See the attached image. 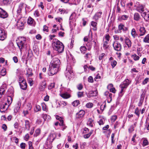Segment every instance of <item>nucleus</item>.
Returning <instances> with one entry per match:
<instances>
[{
    "label": "nucleus",
    "instance_id": "obj_1",
    "mask_svg": "<svg viewBox=\"0 0 149 149\" xmlns=\"http://www.w3.org/2000/svg\"><path fill=\"white\" fill-rule=\"evenodd\" d=\"M52 46L54 49L58 52L61 53L63 51L64 46L63 44L56 39L53 40Z\"/></svg>",
    "mask_w": 149,
    "mask_h": 149
},
{
    "label": "nucleus",
    "instance_id": "obj_2",
    "mask_svg": "<svg viewBox=\"0 0 149 149\" xmlns=\"http://www.w3.org/2000/svg\"><path fill=\"white\" fill-rule=\"evenodd\" d=\"M17 41V45L22 52V50L25 49L26 48V38L24 37H21L19 38Z\"/></svg>",
    "mask_w": 149,
    "mask_h": 149
},
{
    "label": "nucleus",
    "instance_id": "obj_3",
    "mask_svg": "<svg viewBox=\"0 0 149 149\" xmlns=\"http://www.w3.org/2000/svg\"><path fill=\"white\" fill-rule=\"evenodd\" d=\"M131 81L128 79H125L120 85V87L121 88V90L120 92V93L122 94L124 91V90L126 88L130 83Z\"/></svg>",
    "mask_w": 149,
    "mask_h": 149
},
{
    "label": "nucleus",
    "instance_id": "obj_4",
    "mask_svg": "<svg viewBox=\"0 0 149 149\" xmlns=\"http://www.w3.org/2000/svg\"><path fill=\"white\" fill-rule=\"evenodd\" d=\"M49 76H52L56 74L59 70V68L50 65L49 69Z\"/></svg>",
    "mask_w": 149,
    "mask_h": 149
},
{
    "label": "nucleus",
    "instance_id": "obj_5",
    "mask_svg": "<svg viewBox=\"0 0 149 149\" xmlns=\"http://www.w3.org/2000/svg\"><path fill=\"white\" fill-rule=\"evenodd\" d=\"M65 75L66 77L70 79L73 75L71 67L70 65L67 66L65 71Z\"/></svg>",
    "mask_w": 149,
    "mask_h": 149
},
{
    "label": "nucleus",
    "instance_id": "obj_6",
    "mask_svg": "<svg viewBox=\"0 0 149 149\" xmlns=\"http://www.w3.org/2000/svg\"><path fill=\"white\" fill-rule=\"evenodd\" d=\"M60 64V60L58 58L55 57L52 59L50 65L59 68Z\"/></svg>",
    "mask_w": 149,
    "mask_h": 149
},
{
    "label": "nucleus",
    "instance_id": "obj_7",
    "mask_svg": "<svg viewBox=\"0 0 149 149\" xmlns=\"http://www.w3.org/2000/svg\"><path fill=\"white\" fill-rule=\"evenodd\" d=\"M113 46L114 49L117 51H120L122 47L121 44L117 41H114L113 44Z\"/></svg>",
    "mask_w": 149,
    "mask_h": 149
},
{
    "label": "nucleus",
    "instance_id": "obj_8",
    "mask_svg": "<svg viewBox=\"0 0 149 149\" xmlns=\"http://www.w3.org/2000/svg\"><path fill=\"white\" fill-rule=\"evenodd\" d=\"M26 22L25 19L24 18H21L18 20L17 22V25L18 28L23 27L24 23Z\"/></svg>",
    "mask_w": 149,
    "mask_h": 149
},
{
    "label": "nucleus",
    "instance_id": "obj_9",
    "mask_svg": "<svg viewBox=\"0 0 149 149\" xmlns=\"http://www.w3.org/2000/svg\"><path fill=\"white\" fill-rule=\"evenodd\" d=\"M0 104L1 105L2 104L0 107V112H5V111L7 109L9 105L6 103L1 102L0 103Z\"/></svg>",
    "mask_w": 149,
    "mask_h": 149
},
{
    "label": "nucleus",
    "instance_id": "obj_10",
    "mask_svg": "<svg viewBox=\"0 0 149 149\" xmlns=\"http://www.w3.org/2000/svg\"><path fill=\"white\" fill-rule=\"evenodd\" d=\"M6 35L4 29L0 28V40H4L6 38Z\"/></svg>",
    "mask_w": 149,
    "mask_h": 149
},
{
    "label": "nucleus",
    "instance_id": "obj_11",
    "mask_svg": "<svg viewBox=\"0 0 149 149\" xmlns=\"http://www.w3.org/2000/svg\"><path fill=\"white\" fill-rule=\"evenodd\" d=\"M118 30L119 31H123V32H126L128 31V28L125 26L122 23L120 24L118 26Z\"/></svg>",
    "mask_w": 149,
    "mask_h": 149
},
{
    "label": "nucleus",
    "instance_id": "obj_12",
    "mask_svg": "<svg viewBox=\"0 0 149 149\" xmlns=\"http://www.w3.org/2000/svg\"><path fill=\"white\" fill-rule=\"evenodd\" d=\"M32 71V69L31 68H26L25 74L27 77H31L33 75V74Z\"/></svg>",
    "mask_w": 149,
    "mask_h": 149
},
{
    "label": "nucleus",
    "instance_id": "obj_13",
    "mask_svg": "<svg viewBox=\"0 0 149 149\" xmlns=\"http://www.w3.org/2000/svg\"><path fill=\"white\" fill-rule=\"evenodd\" d=\"M141 16L146 21L149 20V11H145L143 12L141 14Z\"/></svg>",
    "mask_w": 149,
    "mask_h": 149
},
{
    "label": "nucleus",
    "instance_id": "obj_14",
    "mask_svg": "<svg viewBox=\"0 0 149 149\" xmlns=\"http://www.w3.org/2000/svg\"><path fill=\"white\" fill-rule=\"evenodd\" d=\"M145 6L142 5H139L136 8V10L141 14L144 11Z\"/></svg>",
    "mask_w": 149,
    "mask_h": 149
},
{
    "label": "nucleus",
    "instance_id": "obj_15",
    "mask_svg": "<svg viewBox=\"0 0 149 149\" xmlns=\"http://www.w3.org/2000/svg\"><path fill=\"white\" fill-rule=\"evenodd\" d=\"M102 12L99 11L96 13L94 16L93 17V19L95 20V21H97L99 18L101 17V15L102 14Z\"/></svg>",
    "mask_w": 149,
    "mask_h": 149
},
{
    "label": "nucleus",
    "instance_id": "obj_16",
    "mask_svg": "<svg viewBox=\"0 0 149 149\" xmlns=\"http://www.w3.org/2000/svg\"><path fill=\"white\" fill-rule=\"evenodd\" d=\"M140 15L137 13H135L134 14V19L136 21H139L141 19Z\"/></svg>",
    "mask_w": 149,
    "mask_h": 149
},
{
    "label": "nucleus",
    "instance_id": "obj_17",
    "mask_svg": "<svg viewBox=\"0 0 149 149\" xmlns=\"http://www.w3.org/2000/svg\"><path fill=\"white\" fill-rule=\"evenodd\" d=\"M21 103L20 101H19L17 104L15 105L14 109V112H18L19 110L21 105Z\"/></svg>",
    "mask_w": 149,
    "mask_h": 149
},
{
    "label": "nucleus",
    "instance_id": "obj_18",
    "mask_svg": "<svg viewBox=\"0 0 149 149\" xmlns=\"http://www.w3.org/2000/svg\"><path fill=\"white\" fill-rule=\"evenodd\" d=\"M139 31L140 33L139 35L140 36H143L145 34L146 31L144 27H141L139 29Z\"/></svg>",
    "mask_w": 149,
    "mask_h": 149
},
{
    "label": "nucleus",
    "instance_id": "obj_19",
    "mask_svg": "<svg viewBox=\"0 0 149 149\" xmlns=\"http://www.w3.org/2000/svg\"><path fill=\"white\" fill-rule=\"evenodd\" d=\"M21 89L23 90H25L26 89L27 87V84L26 82L22 83L19 84Z\"/></svg>",
    "mask_w": 149,
    "mask_h": 149
},
{
    "label": "nucleus",
    "instance_id": "obj_20",
    "mask_svg": "<svg viewBox=\"0 0 149 149\" xmlns=\"http://www.w3.org/2000/svg\"><path fill=\"white\" fill-rule=\"evenodd\" d=\"M103 48L104 49L106 50L108 49L109 47V45H108V42L107 41H104V40H103Z\"/></svg>",
    "mask_w": 149,
    "mask_h": 149
},
{
    "label": "nucleus",
    "instance_id": "obj_21",
    "mask_svg": "<svg viewBox=\"0 0 149 149\" xmlns=\"http://www.w3.org/2000/svg\"><path fill=\"white\" fill-rule=\"evenodd\" d=\"M91 25L93 28V29L94 31H96L97 29V23L94 21H92L91 22Z\"/></svg>",
    "mask_w": 149,
    "mask_h": 149
},
{
    "label": "nucleus",
    "instance_id": "obj_22",
    "mask_svg": "<svg viewBox=\"0 0 149 149\" xmlns=\"http://www.w3.org/2000/svg\"><path fill=\"white\" fill-rule=\"evenodd\" d=\"M125 43L127 45L128 47L129 48L131 46V42L130 39L128 38H126L125 40Z\"/></svg>",
    "mask_w": 149,
    "mask_h": 149
},
{
    "label": "nucleus",
    "instance_id": "obj_23",
    "mask_svg": "<svg viewBox=\"0 0 149 149\" xmlns=\"http://www.w3.org/2000/svg\"><path fill=\"white\" fill-rule=\"evenodd\" d=\"M60 95L62 98L65 99H67L70 97V95L67 93H61Z\"/></svg>",
    "mask_w": 149,
    "mask_h": 149
},
{
    "label": "nucleus",
    "instance_id": "obj_24",
    "mask_svg": "<svg viewBox=\"0 0 149 149\" xmlns=\"http://www.w3.org/2000/svg\"><path fill=\"white\" fill-rule=\"evenodd\" d=\"M131 34L133 38H135L137 36V34L136 33V30L134 28H133L131 31Z\"/></svg>",
    "mask_w": 149,
    "mask_h": 149
},
{
    "label": "nucleus",
    "instance_id": "obj_25",
    "mask_svg": "<svg viewBox=\"0 0 149 149\" xmlns=\"http://www.w3.org/2000/svg\"><path fill=\"white\" fill-rule=\"evenodd\" d=\"M1 16L0 17L5 18H6L8 16V14L4 10H3V12H1L0 14Z\"/></svg>",
    "mask_w": 149,
    "mask_h": 149
},
{
    "label": "nucleus",
    "instance_id": "obj_26",
    "mask_svg": "<svg viewBox=\"0 0 149 149\" xmlns=\"http://www.w3.org/2000/svg\"><path fill=\"white\" fill-rule=\"evenodd\" d=\"M23 8V3H21L19 6L17 10V13L20 14L21 12L22 9Z\"/></svg>",
    "mask_w": 149,
    "mask_h": 149
},
{
    "label": "nucleus",
    "instance_id": "obj_27",
    "mask_svg": "<svg viewBox=\"0 0 149 149\" xmlns=\"http://www.w3.org/2000/svg\"><path fill=\"white\" fill-rule=\"evenodd\" d=\"M6 86V85H3V86H1L0 88V98L1 97V96L3 95L4 92H5V90L3 87H4Z\"/></svg>",
    "mask_w": 149,
    "mask_h": 149
},
{
    "label": "nucleus",
    "instance_id": "obj_28",
    "mask_svg": "<svg viewBox=\"0 0 149 149\" xmlns=\"http://www.w3.org/2000/svg\"><path fill=\"white\" fill-rule=\"evenodd\" d=\"M25 130H29L30 127L29 121L28 120H25Z\"/></svg>",
    "mask_w": 149,
    "mask_h": 149
},
{
    "label": "nucleus",
    "instance_id": "obj_29",
    "mask_svg": "<svg viewBox=\"0 0 149 149\" xmlns=\"http://www.w3.org/2000/svg\"><path fill=\"white\" fill-rule=\"evenodd\" d=\"M76 16V14L74 12L71 15L70 17V23L71 22V20H74V19H75V18Z\"/></svg>",
    "mask_w": 149,
    "mask_h": 149
},
{
    "label": "nucleus",
    "instance_id": "obj_30",
    "mask_svg": "<svg viewBox=\"0 0 149 149\" xmlns=\"http://www.w3.org/2000/svg\"><path fill=\"white\" fill-rule=\"evenodd\" d=\"M85 114V112H77L76 114V118H79L82 117Z\"/></svg>",
    "mask_w": 149,
    "mask_h": 149
},
{
    "label": "nucleus",
    "instance_id": "obj_31",
    "mask_svg": "<svg viewBox=\"0 0 149 149\" xmlns=\"http://www.w3.org/2000/svg\"><path fill=\"white\" fill-rule=\"evenodd\" d=\"M143 41L146 43H149V34H147L143 38Z\"/></svg>",
    "mask_w": 149,
    "mask_h": 149
},
{
    "label": "nucleus",
    "instance_id": "obj_32",
    "mask_svg": "<svg viewBox=\"0 0 149 149\" xmlns=\"http://www.w3.org/2000/svg\"><path fill=\"white\" fill-rule=\"evenodd\" d=\"M87 124L91 127H93V120L91 118H90L88 120Z\"/></svg>",
    "mask_w": 149,
    "mask_h": 149
},
{
    "label": "nucleus",
    "instance_id": "obj_33",
    "mask_svg": "<svg viewBox=\"0 0 149 149\" xmlns=\"http://www.w3.org/2000/svg\"><path fill=\"white\" fill-rule=\"evenodd\" d=\"M18 81L19 84L22 83L24 82H26V80L24 79V78L21 76H19V77Z\"/></svg>",
    "mask_w": 149,
    "mask_h": 149
},
{
    "label": "nucleus",
    "instance_id": "obj_34",
    "mask_svg": "<svg viewBox=\"0 0 149 149\" xmlns=\"http://www.w3.org/2000/svg\"><path fill=\"white\" fill-rule=\"evenodd\" d=\"M10 0H0L1 4L2 5H5L7 4L9 2Z\"/></svg>",
    "mask_w": 149,
    "mask_h": 149
},
{
    "label": "nucleus",
    "instance_id": "obj_35",
    "mask_svg": "<svg viewBox=\"0 0 149 149\" xmlns=\"http://www.w3.org/2000/svg\"><path fill=\"white\" fill-rule=\"evenodd\" d=\"M42 117L43 118L44 121L46 120H48L50 118V117L49 116L45 114H43L42 116Z\"/></svg>",
    "mask_w": 149,
    "mask_h": 149
},
{
    "label": "nucleus",
    "instance_id": "obj_36",
    "mask_svg": "<svg viewBox=\"0 0 149 149\" xmlns=\"http://www.w3.org/2000/svg\"><path fill=\"white\" fill-rule=\"evenodd\" d=\"M87 49L86 47L84 46H82L80 47V50L81 53L84 54L85 53L86 51V50Z\"/></svg>",
    "mask_w": 149,
    "mask_h": 149
},
{
    "label": "nucleus",
    "instance_id": "obj_37",
    "mask_svg": "<svg viewBox=\"0 0 149 149\" xmlns=\"http://www.w3.org/2000/svg\"><path fill=\"white\" fill-rule=\"evenodd\" d=\"M7 102L8 104L9 105L13 101V98L10 96H8L7 97Z\"/></svg>",
    "mask_w": 149,
    "mask_h": 149
},
{
    "label": "nucleus",
    "instance_id": "obj_38",
    "mask_svg": "<svg viewBox=\"0 0 149 149\" xmlns=\"http://www.w3.org/2000/svg\"><path fill=\"white\" fill-rule=\"evenodd\" d=\"M59 125L62 126V128L63 130H64L67 127L64 124L63 121V120H61V123H59Z\"/></svg>",
    "mask_w": 149,
    "mask_h": 149
},
{
    "label": "nucleus",
    "instance_id": "obj_39",
    "mask_svg": "<svg viewBox=\"0 0 149 149\" xmlns=\"http://www.w3.org/2000/svg\"><path fill=\"white\" fill-rule=\"evenodd\" d=\"M132 57L133 58V59L135 61H137L139 59V57L137 56L136 54H134L132 56Z\"/></svg>",
    "mask_w": 149,
    "mask_h": 149
},
{
    "label": "nucleus",
    "instance_id": "obj_40",
    "mask_svg": "<svg viewBox=\"0 0 149 149\" xmlns=\"http://www.w3.org/2000/svg\"><path fill=\"white\" fill-rule=\"evenodd\" d=\"M79 104V100H76L73 102L72 104L74 106H77Z\"/></svg>",
    "mask_w": 149,
    "mask_h": 149
},
{
    "label": "nucleus",
    "instance_id": "obj_41",
    "mask_svg": "<svg viewBox=\"0 0 149 149\" xmlns=\"http://www.w3.org/2000/svg\"><path fill=\"white\" fill-rule=\"evenodd\" d=\"M42 110L43 111H48L47 107L45 104H42Z\"/></svg>",
    "mask_w": 149,
    "mask_h": 149
},
{
    "label": "nucleus",
    "instance_id": "obj_42",
    "mask_svg": "<svg viewBox=\"0 0 149 149\" xmlns=\"http://www.w3.org/2000/svg\"><path fill=\"white\" fill-rule=\"evenodd\" d=\"M33 19L31 17H29L28 19V24H32L33 22Z\"/></svg>",
    "mask_w": 149,
    "mask_h": 149
},
{
    "label": "nucleus",
    "instance_id": "obj_43",
    "mask_svg": "<svg viewBox=\"0 0 149 149\" xmlns=\"http://www.w3.org/2000/svg\"><path fill=\"white\" fill-rule=\"evenodd\" d=\"M40 130L39 129H38L36 130L35 131V132L34 134V136H38L40 133Z\"/></svg>",
    "mask_w": 149,
    "mask_h": 149
},
{
    "label": "nucleus",
    "instance_id": "obj_44",
    "mask_svg": "<svg viewBox=\"0 0 149 149\" xmlns=\"http://www.w3.org/2000/svg\"><path fill=\"white\" fill-rule=\"evenodd\" d=\"M143 100L144 98L141 97L138 104V105L139 106H141L143 102Z\"/></svg>",
    "mask_w": 149,
    "mask_h": 149
},
{
    "label": "nucleus",
    "instance_id": "obj_45",
    "mask_svg": "<svg viewBox=\"0 0 149 149\" xmlns=\"http://www.w3.org/2000/svg\"><path fill=\"white\" fill-rule=\"evenodd\" d=\"M111 65L113 68L116 65L117 62L115 60L111 61Z\"/></svg>",
    "mask_w": 149,
    "mask_h": 149
},
{
    "label": "nucleus",
    "instance_id": "obj_46",
    "mask_svg": "<svg viewBox=\"0 0 149 149\" xmlns=\"http://www.w3.org/2000/svg\"><path fill=\"white\" fill-rule=\"evenodd\" d=\"M6 74V71L5 69H2L1 70L0 73V74L2 76L5 75Z\"/></svg>",
    "mask_w": 149,
    "mask_h": 149
},
{
    "label": "nucleus",
    "instance_id": "obj_47",
    "mask_svg": "<svg viewBox=\"0 0 149 149\" xmlns=\"http://www.w3.org/2000/svg\"><path fill=\"white\" fill-rule=\"evenodd\" d=\"M128 17V16L126 15H123L121 17V19L123 20H126Z\"/></svg>",
    "mask_w": 149,
    "mask_h": 149
},
{
    "label": "nucleus",
    "instance_id": "obj_48",
    "mask_svg": "<svg viewBox=\"0 0 149 149\" xmlns=\"http://www.w3.org/2000/svg\"><path fill=\"white\" fill-rule=\"evenodd\" d=\"M149 78H145L144 80L142 82V84L143 85H145L149 81Z\"/></svg>",
    "mask_w": 149,
    "mask_h": 149
},
{
    "label": "nucleus",
    "instance_id": "obj_49",
    "mask_svg": "<svg viewBox=\"0 0 149 149\" xmlns=\"http://www.w3.org/2000/svg\"><path fill=\"white\" fill-rule=\"evenodd\" d=\"M117 117L116 115L113 116L111 118V121L113 122H114L117 118Z\"/></svg>",
    "mask_w": 149,
    "mask_h": 149
},
{
    "label": "nucleus",
    "instance_id": "obj_50",
    "mask_svg": "<svg viewBox=\"0 0 149 149\" xmlns=\"http://www.w3.org/2000/svg\"><path fill=\"white\" fill-rule=\"evenodd\" d=\"M55 84L54 83H52L48 86V88L49 89H51L54 87Z\"/></svg>",
    "mask_w": 149,
    "mask_h": 149
},
{
    "label": "nucleus",
    "instance_id": "obj_51",
    "mask_svg": "<svg viewBox=\"0 0 149 149\" xmlns=\"http://www.w3.org/2000/svg\"><path fill=\"white\" fill-rule=\"evenodd\" d=\"M93 103L91 102L88 103L86 105V106L88 108H91L93 107Z\"/></svg>",
    "mask_w": 149,
    "mask_h": 149
},
{
    "label": "nucleus",
    "instance_id": "obj_52",
    "mask_svg": "<svg viewBox=\"0 0 149 149\" xmlns=\"http://www.w3.org/2000/svg\"><path fill=\"white\" fill-rule=\"evenodd\" d=\"M41 109V107L39 105L36 106V108L35 109V110L36 112L40 111Z\"/></svg>",
    "mask_w": 149,
    "mask_h": 149
},
{
    "label": "nucleus",
    "instance_id": "obj_53",
    "mask_svg": "<svg viewBox=\"0 0 149 149\" xmlns=\"http://www.w3.org/2000/svg\"><path fill=\"white\" fill-rule=\"evenodd\" d=\"M148 144V142L147 139H144L143 142V146H146Z\"/></svg>",
    "mask_w": 149,
    "mask_h": 149
},
{
    "label": "nucleus",
    "instance_id": "obj_54",
    "mask_svg": "<svg viewBox=\"0 0 149 149\" xmlns=\"http://www.w3.org/2000/svg\"><path fill=\"white\" fill-rule=\"evenodd\" d=\"M110 36L108 34H107L105 36V38L107 40V41H109L110 40Z\"/></svg>",
    "mask_w": 149,
    "mask_h": 149
},
{
    "label": "nucleus",
    "instance_id": "obj_55",
    "mask_svg": "<svg viewBox=\"0 0 149 149\" xmlns=\"http://www.w3.org/2000/svg\"><path fill=\"white\" fill-rule=\"evenodd\" d=\"M84 92H79L77 93V95L79 97H81L83 96Z\"/></svg>",
    "mask_w": 149,
    "mask_h": 149
},
{
    "label": "nucleus",
    "instance_id": "obj_56",
    "mask_svg": "<svg viewBox=\"0 0 149 149\" xmlns=\"http://www.w3.org/2000/svg\"><path fill=\"white\" fill-rule=\"evenodd\" d=\"M29 149H34L33 147L32 146V143L31 141H29Z\"/></svg>",
    "mask_w": 149,
    "mask_h": 149
},
{
    "label": "nucleus",
    "instance_id": "obj_57",
    "mask_svg": "<svg viewBox=\"0 0 149 149\" xmlns=\"http://www.w3.org/2000/svg\"><path fill=\"white\" fill-rule=\"evenodd\" d=\"M26 144L24 143H22L20 144V146L22 149H24L25 147Z\"/></svg>",
    "mask_w": 149,
    "mask_h": 149
},
{
    "label": "nucleus",
    "instance_id": "obj_58",
    "mask_svg": "<svg viewBox=\"0 0 149 149\" xmlns=\"http://www.w3.org/2000/svg\"><path fill=\"white\" fill-rule=\"evenodd\" d=\"M88 81L89 82L92 83L93 80V77L92 76H90L88 78Z\"/></svg>",
    "mask_w": 149,
    "mask_h": 149
},
{
    "label": "nucleus",
    "instance_id": "obj_59",
    "mask_svg": "<svg viewBox=\"0 0 149 149\" xmlns=\"http://www.w3.org/2000/svg\"><path fill=\"white\" fill-rule=\"evenodd\" d=\"M48 27L46 25H45L43 26V31H44L48 32Z\"/></svg>",
    "mask_w": 149,
    "mask_h": 149
},
{
    "label": "nucleus",
    "instance_id": "obj_60",
    "mask_svg": "<svg viewBox=\"0 0 149 149\" xmlns=\"http://www.w3.org/2000/svg\"><path fill=\"white\" fill-rule=\"evenodd\" d=\"M109 90L110 92L113 93H115L116 91V90L114 87L110 88Z\"/></svg>",
    "mask_w": 149,
    "mask_h": 149
},
{
    "label": "nucleus",
    "instance_id": "obj_61",
    "mask_svg": "<svg viewBox=\"0 0 149 149\" xmlns=\"http://www.w3.org/2000/svg\"><path fill=\"white\" fill-rule=\"evenodd\" d=\"M2 128L3 129L4 131H6L7 129V126L5 124H3L2 125Z\"/></svg>",
    "mask_w": 149,
    "mask_h": 149
},
{
    "label": "nucleus",
    "instance_id": "obj_62",
    "mask_svg": "<svg viewBox=\"0 0 149 149\" xmlns=\"http://www.w3.org/2000/svg\"><path fill=\"white\" fill-rule=\"evenodd\" d=\"M13 60L16 63H17L18 61L17 57L16 56H15L13 58Z\"/></svg>",
    "mask_w": 149,
    "mask_h": 149
},
{
    "label": "nucleus",
    "instance_id": "obj_63",
    "mask_svg": "<svg viewBox=\"0 0 149 149\" xmlns=\"http://www.w3.org/2000/svg\"><path fill=\"white\" fill-rule=\"evenodd\" d=\"M34 14L36 17H38L40 15L39 11L38 10H36L34 12Z\"/></svg>",
    "mask_w": 149,
    "mask_h": 149
},
{
    "label": "nucleus",
    "instance_id": "obj_64",
    "mask_svg": "<svg viewBox=\"0 0 149 149\" xmlns=\"http://www.w3.org/2000/svg\"><path fill=\"white\" fill-rule=\"evenodd\" d=\"M29 137V135L28 134H26L25 136L24 139L25 140L27 141Z\"/></svg>",
    "mask_w": 149,
    "mask_h": 149
}]
</instances>
